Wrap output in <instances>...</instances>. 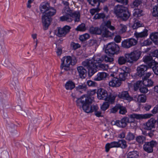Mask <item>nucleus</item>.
<instances>
[{"label":"nucleus","instance_id":"774afa93","mask_svg":"<svg viewBox=\"0 0 158 158\" xmlns=\"http://www.w3.org/2000/svg\"><path fill=\"white\" fill-rule=\"evenodd\" d=\"M141 2V1L140 0H135L133 2V5L134 7H137Z\"/></svg>","mask_w":158,"mask_h":158},{"label":"nucleus","instance_id":"4be33fe9","mask_svg":"<svg viewBox=\"0 0 158 158\" xmlns=\"http://www.w3.org/2000/svg\"><path fill=\"white\" fill-rule=\"evenodd\" d=\"M108 76V74L104 72H99L94 78L96 81H100L105 80Z\"/></svg>","mask_w":158,"mask_h":158},{"label":"nucleus","instance_id":"423d86ee","mask_svg":"<svg viewBox=\"0 0 158 158\" xmlns=\"http://www.w3.org/2000/svg\"><path fill=\"white\" fill-rule=\"evenodd\" d=\"M141 52L139 50H135L130 53H126L125 57L127 60V62L133 63L137 61L139 58Z\"/></svg>","mask_w":158,"mask_h":158},{"label":"nucleus","instance_id":"c756f323","mask_svg":"<svg viewBox=\"0 0 158 158\" xmlns=\"http://www.w3.org/2000/svg\"><path fill=\"white\" fill-rule=\"evenodd\" d=\"M65 87L67 90H71L75 87V84L72 81H69L66 83Z\"/></svg>","mask_w":158,"mask_h":158},{"label":"nucleus","instance_id":"ea45409f","mask_svg":"<svg viewBox=\"0 0 158 158\" xmlns=\"http://www.w3.org/2000/svg\"><path fill=\"white\" fill-rule=\"evenodd\" d=\"M146 137L143 135H139L136 138V140L139 143L143 144L145 141Z\"/></svg>","mask_w":158,"mask_h":158},{"label":"nucleus","instance_id":"09e8293b","mask_svg":"<svg viewBox=\"0 0 158 158\" xmlns=\"http://www.w3.org/2000/svg\"><path fill=\"white\" fill-rule=\"evenodd\" d=\"M4 36L1 34L0 35V50H2L4 47Z\"/></svg>","mask_w":158,"mask_h":158},{"label":"nucleus","instance_id":"de8ad7c7","mask_svg":"<svg viewBox=\"0 0 158 158\" xmlns=\"http://www.w3.org/2000/svg\"><path fill=\"white\" fill-rule=\"evenodd\" d=\"M152 15L154 17H158V5L155 6L153 8Z\"/></svg>","mask_w":158,"mask_h":158},{"label":"nucleus","instance_id":"aec40b11","mask_svg":"<svg viewBox=\"0 0 158 158\" xmlns=\"http://www.w3.org/2000/svg\"><path fill=\"white\" fill-rule=\"evenodd\" d=\"M152 56H144L143 58V61L146 63L148 64V67L149 68L152 67V66L155 65L156 62L152 60Z\"/></svg>","mask_w":158,"mask_h":158},{"label":"nucleus","instance_id":"393cba45","mask_svg":"<svg viewBox=\"0 0 158 158\" xmlns=\"http://www.w3.org/2000/svg\"><path fill=\"white\" fill-rule=\"evenodd\" d=\"M148 35V30L145 29L144 30L140 32L136 31L134 33V35L137 38H144L147 37Z\"/></svg>","mask_w":158,"mask_h":158},{"label":"nucleus","instance_id":"5701e85b","mask_svg":"<svg viewBox=\"0 0 158 158\" xmlns=\"http://www.w3.org/2000/svg\"><path fill=\"white\" fill-rule=\"evenodd\" d=\"M77 69L80 78H85L86 76V70L82 66L77 67Z\"/></svg>","mask_w":158,"mask_h":158},{"label":"nucleus","instance_id":"72a5a7b5","mask_svg":"<svg viewBox=\"0 0 158 158\" xmlns=\"http://www.w3.org/2000/svg\"><path fill=\"white\" fill-rule=\"evenodd\" d=\"M133 22L134 23L132 27L134 29H136L142 26V24L140 22L135 18L133 19Z\"/></svg>","mask_w":158,"mask_h":158},{"label":"nucleus","instance_id":"dca6fc26","mask_svg":"<svg viewBox=\"0 0 158 158\" xmlns=\"http://www.w3.org/2000/svg\"><path fill=\"white\" fill-rule=\"evenodd\" d=\"M118 96L119 98L127 100L129 102L132 101L133 100L127 91H123L119 93Z\"/></svg>","mask_w":158,"mask_h":158},{"label":"nucleus","instance_id":"ddd939ff","mask_svg":"<svg viewBox=\"0 0 158 158\" xmlns=\"http://www.w3.org/2000/svg\"><path fill=\"white\" fill-rule=\"evenodd\" d=\"M156 120L153 118H151L143 124V127L145 130H150L155 127Z\"/></svg>","mask_w":158,"mask_h":158},{"label":"nucleus","instance_id":"a19ab883","mask_svg":"<svg viewBox=\"0 0 158 158\" xmlns=\"http://www.w3.org/2000/svg\"><path fill=\"white\" fill-rule=\"evenodd\" d=\"M102 33V36L103 37H111L112 35H113V33L110 31L108 30L105 28L104 31Z\"/></svg>","mask_w":158,"mask_h":158},{"label":"nucleus","instance_id":"79ce46f5","mask_svg":"<svg viewBox=\"0 0 158 158\" xmlns=\"http://www.w3.org/2000/svg\"><path fill=\"white\" fill-rule=\"evenodd\" d=\"M118 110H119V113L120 114H125L127 112L126 108L124 106L118 104Z\"/></svg>","mask_w":158,"mask_h":158},{"label":"nucleus","instance_id":"338daca9","mask_svg":"<svg viewBox=\"0 0 158 158\" xmlns=\"http://www.w3.org/2000/svg\"><path fill=\"white\" fill-rule=\"evenodd\" d=\"M121 37L120 35H118L115 36L114 40L115 42L119 43L120 42L121 40Z\"/></svg>","mask_w":158,"mask_h":158},{"label":"nucleus","instance_id":"a211bd4d","mask_svg":"<svg viewBox=\"0 0 158 158\" xmlns=\"http://www.w3.org/2000/svg\"><path fill=\"white\" fill-rule=\"evenodd\" d=\"M42 22L44 27V29L46 30L50 24V23L52 21V19L51 17L42 15Z\"/></svg>","mask_w":158,"mask_h":158},{"label":"nucleus","instance_id":"c9c22d12","mask_svg":"<svg viewBox=\"0 0 158 158\" xmlns=\"http://www.w3.org/2000/svg\"><path fill=\"white\" fill-rule=\"evenodd\" d=\"M147 100L146 95L144 94L139 95L137 97V101L139 102L144 103Z\"/></svg>","mask_w":158,"mask_h":158},{"label":"nucleus","instance_id":"1a4fd4ad","mask_svg":"<svg viewBox=\"0 0 158 158\" xmlns=\"http://www.w3.org/2000/svg\"><path fill=\"white\" fill-rule=\"evenodd\" d=\"M137 42V40L134 38L127 39L122 42L121 46L125 48H129L136 45Z\"/></svg>","mask_w":158,"mask_h":158},{"label":"nucleus","instance_id":"cd10ccee","mask_svg":"<svg viewBox=\"0 0 158 158\" xmlns=\"http://www.w3.org/2000/svg\"><path fill=\"white\" fill-rule=\"evenodd\" d=\"M92 59V60L95 64L96 63H101L104 60L103 57L98 55H94Z\"/></svg>","mask_w":158,"mask_h":158},{"label":"nucleus","instance_id":"f3484780","mask_svg":"<svg viewBox=\"0 0 158 158\" xmlns=\"http://www.w3.org/2000/svg\"><path fill=\"white\" fill-rule=\"evenodd\" d=\"M151 75V73L148 72L146 74L145 76L143 77V84L145 86L151 87L153 85V82L151 80L148 79Z\"/></svg>","mask_w":158,"mask_h":158},{"label":"nucleus","instance_id":"58836bf2","mask_svg":"<svg viewBox=\"0 0 158 158\" xmlns=\"http://www.w3.org/2000/svg\"><path fill=\"white\" fill-rule=\"evenodd\" d=\"M127 27L125 25L120 24L118 27V32L119 34H123L127 30Z\"/></svg>","mask_w":158,"mask_h":158},{"label":"nucleus","instance_id":"6e6d98bb","mask_svg":"<svg viewBox=\"0 0 158 158\" xmlns=\"http://www.w3.org/2000/svg\"><path fill=\"white\" fill-rule=\"evenodd\" d=\"M2 64L6 67L8 66L10 64V62L8 59H4L1 61Z\"/></svg>","mask_w":158,"mask_h":158},{"label":"nucleus","instance_id":"b1692460","mask_svg":"<svg viewBox=\"0 0 158 158\" xmlns=\"http://www.w3.org/2000/svg\"><path fill=\"white\" fill-rule=\"evenodd\" d=\"M116 96L114 93H107V96L106 97L105 100L112 104L114 102Z\"/></svg>","mask_w":158,"mask_h":158},{"label":"nucleus","instance_id":"bf43d9fd","mask_svg":"<svg viewBox=\"0 0 158 158\" xmlns=\"http://www.w3.org/2000/svg\"><path fill=\"white\" fill-rule=\"evenodd\" d=\"M118 104H116L114 107L110 109V113H115L118 110Z\"/></svg>","mask_w":158,"mask_h":158},{"label":"nucleus","instance_id":"f8f14e48","mask_svg":"<svg viewBox=\"0 0 158 158\" xmlns=\"http://www.w3.org/2000/svg\"><path fill=\"white\" fill-rule=\"evenodd\" d=\"M70 29L71 27L67 25L64 26L62 28L58 27L56 35L59 37L64 36L69 32Z\"/></svg>","mask_w":158,"mask_h":158},{"label":"nucleus","instance_id":"f03ea898","mask_svg":"<svg viewBox=\"0 0 158 158\" xmlns=\"http://www.w3.org/2000/svg\"><path fill=\"white\" fill-rule=\"evenodd\" d=\"M114 13L118 17L123 21H127L131 15V13L127 8L120 5H117L114 8Z\"/></svg>","mask_w":158,"mask_h":158},{"label":"nucleus","instance_id":"680f3d73","mask_svg":"<svg viewBox=\"0 0 158 158\" xmlns=\"http://www.w3.org/2000/svg\"><path fill=\"white\" fill-rule=\"evenodd\" d=\"M110 148H118L119 147V140L118 142L113 141L110 143Z\"/></svg>","mask_w":158,"mask_h":158},{"label":"nucleus","instance_id":"0e129e2a","mask_svg":"<svg viewBox=\"0 0 158 158\" xmlns=\"http://www.w3.org/2000/svg\"><path fill=\"white\" fill-rule=\"evenodd\" d=\"M97 45V41L96 40H90L89 41V45L90 46H96Z\"/></svg>","mask_w":158,"mask_h":158},{"label":"nucleus","instance_id":"4c0bfd02","mask_svg":"<svg viewBox=\"0 0 158 158\" xmlns=\"http://www.w3.org/2000/svg\"><path fill=\"white\" fill-rule=\"evenodd\" d=\"M110 104L109 102L105 101L101 106V109L103 111L106 110L109 108Z\"/></svg>","mask_w":158,"mask_h":158},{"label":"nucleus","instance_id":"4d7b16f0","mask_svg":"<svg viewBox=\"0 0 158 158\" xmlns=\"http://www.w3.org/2000/svg\"><path fill=\"white\" fill-rule=\"evenodd\" d=\"M11 83L14 87L16 86L18 84L17 78L16 77H13L11 79Z\"/></svg>","mask_w":158,"mask_h":158},{"label":"nucleus","instance_id":"0eeeda50","mask_svg":"<svg viewBox=\"0 0 158 158\" xmlns=\"http://www.w3.org/2000/svg\"><path fill=\"white\" fill-rule=\"evenodd\" d=\"M120 48L118 44L114 42L109 43L106 47L105 52L108 54L114 55L117 53L119 51Z\"/></svg>","mask_w":158,"mask_h":158},{"label":"nucleus","instance_id":"473e14b6","mask_svg":"<svg viewBox=\"0 0 158 158\" xmlns=\"http://www.w3.org/2000/svg\"><path fill=\"white\" fill-rule=\"evenodd\" d=\"M96 93V89H93L92 90H90L87 92V95H82V96L80 97V98H77L76 101H77L78 99L81 98L82 97H88L92 99V102L93 99L91 97V96L93 95Z\"/></svg>","mask_w":158,"mask_h":158},{"label":"nucleus","instance_id":"7ed1b4c3","mask_svg":"<svg viewBox=\"0 0 158 158\" xmlns=\"http://www.w3.org/2000/svg\"><path fill=\"white\" fill-rule=\"evenodd\" d=\"M41 12L44 14L43 15L51 18L56 13V10L50 6L48 2H44L41 4L40 6Z\"/></svg>","mask_w":158,"mask_h":158},{"label":"nucleus","instance_id":"2eb2a0df","mask_svg":"<svg viewBox=\"0 0 158 158\" xmlns=\"http://www.w3.org/2000/svg\"><path fill=\"white\" fill-rule=\"evenodd\" d=\"M152 115V114H133L129 115V116L131 118L141 119L149 118Z\"/></svg>","mask_w":158,"mask_h":158},{"label":"nucleus","instance_id":"e433bc0d","mask_svg":"<svg viewBox=\"0 0 158 158\" xmlns=\"http://www.w3.org/2000/svg\"><path fill=\"white\" fill-rule=\"evenodd\" d=\"M87 1L92 6H96L97 8L99 7L100 3L99 0H87Z\"/></svg>","mask_w":158,"mask_h":158},{"label":"nucleus","instance_id":"20e7f679","mask_svg":"<svg viewBox=\"0 0 158 158\" xmlns=\"http://www.w3.org/2000/svg\"><path fill=\"white\" fill-rule=\"evenodd\" d=\"M82 64L87 69L88 75L89 76H92L97 71V65L95 64L92 60H86L83 61Z\"/></svg>","mask_w":158,"mask_h":158},{"label":"nucleus","instance_id":"c03bdc74","mask_svg":"<svg viewBox=\"0 0 158 158\" xmlns=\"http://www.w3.org/2000/svg\"><path fill=\"white\" fill-rule=\"evenodd\" d=\"M87 88V85L85 83L81 84L77 86L76 87V89L77 90H79L80 89H81L85 91L86 89Z\"/></svg>","mask_w":158,"mask_h":158},{"label":"nucleus","instance_id":"9b49d317","mask_svg":"<svg viewBox=\"0 0 158 158\" xmlns=\"http://www.w3.org/2000/svg\"><path fill=\"white\" fill-rule=\"evenodd\" d=\"M129 120V118L127 117H124L120 120H117L114 125L120 128H124L127 125L128 123H131Z\"/></svg>","mask_w":158,"mask_h":158},{"label":"nucleus","instance_id":"9d476101","mask_svg":"<svg viewBox=\"0 0 158 158\" xmlns=\"http://www.w3.org/2000/svg\"><path fill=\"white\" fill-rule=\"evenodd\" d=\"M156 141L152 140L149 142H145L143 146V148L145 151L148 153H152L153 152V148L157 145Z\"/></svg>","mask_w":158,"mask_h":158},{"label":"nucleus","instance_id":"6e6552de","mask_svg":"<svg viewBox=\"0 0 158 158\" xmlns=\"http://www.w3.org/2000/svg\"><path fill=\"white\" fill-rule=\"evenodd\" d=\"M62 62L60 66V69H63V65H75L77 62V60L76 57L75 56H73L72 57L68 56L64 57L61 59Z\"/></svg>","mask_w":158,"mask_h":158},{"label":"nucleus","instance_id":"864d4df0","mask_svg":"<svg viewBox=\"0 0 158 158\" xmlns=\"http://www.w3.org/2000/svg\"><path fill=\"white\" fill-rule=\"evenodd\" d=\"M86 83L89 87H95L97 85V84L95 82L91 80L87 81Z\"/></svg>","mask_w":158,"mask_h":158},{"label":"nucleus","instance_id":"e2e57ef3","mask_svg":"<svg viewBox=\"0 0 158 158\" xmlns=\"http://www.w3.org/2000/svg\"><path fill=\"white\" fill-rule=\"evenodd\" d=\"M103 57L104 60V59L105 61L106 62H111L114 60L113 58L107 56H105Z\"/></svg>","mask_w":158,"mask_h":158},{"label":"nucleus","instance_id":"8fccbe9b","mask_svg":"<svg viewBox=\"0 0 158 158\" xmlns=\"http://www.w3.org/2000/svg\"><path fill=\"white\" fill-rule=\"evenodd\" d=\"M89 37L90 36L89 34L85 33L83 35H80L79 38L80 40L83 42L88 39Z\"/></svg>","mask_w":158,"mask_h":158},{"label":"nucleus","instance_id":"13d9d810","mask_svg":"<svg viewBox=\"0 0 158 158\" xmlns=\"http://www.w3.org/2000/svg\"><path fill=\"white\" fill-rule=\"evenodd\" d=\"M98 68L100 69L103 70H106L108 68V66L106 64L100 63L98 64Z\"/></svg>","mask_w":158,"mask_h":158},{"label":"nucleus","instance_id":"2f4dec72","mask_svg":"<svg viewBox=\"0 0 158 158\" xmlns=\"http://www.w3.org/2000/svg\"><path fill=\"white\" fill-rule=\"evenodd\" d=\"M139 154L137 151L130 152L127 154V158H139Z\"/></svg>","mask_w":158,"mask_h":158},{"label":"nucleus","instance_id":"5fc2aeb1","mask_svg":"<svg viewBox=\"0 0 158 158\" xmlns=\"http://www.w3.org/2000/svg\"><path fill=\"white\" fill-rule=\"evenodd\" d=\"M158 63L156 62L155 65L152 66L150 68H152L153 71L155 74L157 75H158V65H157Z\"/></svg>","mask_w":158,"mask_h":158},{"label":"nucleus","instance_id":"603ef678","mask_svg":"<svg viewBox=\"0 0 158 158\" xmlns=\"http://www.w3.org/2000/svg\"><path fill=\"white\" fill-rule=\"evenodd\" d=\"M119 147H121L122 148H125L127 147L126 141L124 139H121L119 140Z\"/></svg>","mask_w":158,"mask_h":158},{"label":"nucleus","instance_id":"69168bd1","mask_svg":"<svg viewBox=\"0 0 158 158\" xmlns=\"http://www.w3.org/2000/svg\"><path fill=\"white\" fill-rule=\"evenodd\" d=\"M150 55L152 57L158 58V49H156L151 52Z\"/></svg>","mask_w":158,"mask_h":158},{"label":"nucleus","instance_id":"4468645a","mask_svg":"<svg viewBox=\"0 0 158 158\" xmlns=\"http://www.w3.org/2000/svg\"><path fill=\"white\" fill-rule=\"evenodd\" d=\"M148 68V67L145 65H141L138 67L137 69V75L139 77H143H143H144L146 74L147 73H146V72Z\"/></svg>","mask_w":158,"mask_h":158},{"label":"nucleus","instance_id":"c85d7f7f","mask_svg":"<svg viewBox=\"0 0 158 158\" xmlns=\"http://www.w3.org/2000/svg\"><path fill=\"white\" fill-rule=\"evenodd\" d=\"M151 39L156 44H158V32H153L150 35Z\"/></svg>","mask_w":158,"mask_h":158},{"label":"nucleus","instance_id":"f257e3e1","mask_svg":"<svg viewBox=\"0 0 158 158\" xmlns=\"http://www.w3.org/2000/svg\"><path fill=\"white\" fill-rule=\"evenodd\" d=\"M77 106L79 108H82L85 112L90 113L94 112L95 115L97 117L102 116L101 111H98V107L97 105H92V99L89 97H82L76 101Z\"/></svg>","mask_w":158,"mask_h":158},{"label":"nucleus","instance_id":"f704fd0d","mask_svg":"<svg viewBox=\"0 0 158 158\" xmlns=\"http://www.w3.org/2000/svg\"><path fill=\"white\" fill-rule=\"evenodd\" d=\"M128 73L123 71L119 74V79L121 81H125L128 76Z\"/></svg>","mask_w":158,"mask_h":158},{"label":"nucleus","instance_id":"7c9ffc66","mask_svg":"<svg viewBox=\"0 0 158 158\" xmlns=\"http://www.w3.org/2000/svg\"><path fill=\"white\" fill-rule=\"evenodd\" d=\"M133 13V15L136 17H140L144 15V13L142 10L139 9H135Z\"/></svg>","mask_w":158,"mask_h":158},{"label":"nucleus","instance_id":"a878e982","mask_svg":"<svg viewBox=\"0 0 158 158\" xmlns=\"http://www.w3.org/2000/svg\"><path fill=\"white\" fill-rule=\"evenodd\" d=\"M6 97V95L4 93L0 92V104L3 107H7L8 105L4 99Z\"/></svg>","mask_w":158,"mask_h":158},{"label":"nucleus","instance_id":"052dcab7","mask_svg":"<svg viewBox=\"0 0 158 158\" xmlns=\"http://www.w3.org/2000/svg\"><path fill=\"white\" fill-rule=\"evenodd\" d=\"M70 45L71 47H72L74 50L80 48L81 47V46L79 44L77 43H76L73 42H72L71 43Z\"/></svg>","mask_w":158,"mask_h":158},{"label":"nucleus","instance_id":"49530a36","mask_svg":"<svg viewBox=\"0 0 158 158\" xmlns=\"http://www.w3.org/2000/svg\"><path fill=\"white\" fill-rule=\"evenodd\" d=\"M85 30V25L84 23H83L79 25L76 28V30L79 31H84Z\"/></svg>","mask_w":158,"mask_h":158},{"label":"nucleus","instance_id":"37998d69","mask_svg":"<svg viewBox=\"0 0 158 158\" xmlns=\"http://www.w3.org/2000/svg\"><path fill=\"white\" fill-rule=\"evenodd\" d=\"M105 17V15L103 13H97L95 14L93 19L95 20L103 19Z\"/></svg>","mask_w":158,"mask_h":158},{"label":"nucleus","instance_id":"3c124183","mask_svg":"<svg viewBox=\"0 0 158 158\" xmlns=\"http://www.w3.org/2000/svg\"><path fill=\"white\" fill-rule=\"evenodd\" d=\"M135 138V136L131 132H129L127 135L126 139L128 141H130L134 139Z\"/></svg>","mask_w":158,"mask_h":158},{"label":"nucleus","instance_id":"a18cd8bd","mask_svg":"<svg viewBox=\"0 0 158 158\" xmlns=\"http://www.w3.org/2000/svg\"><path fill=\"white\" fill-rule=\"evenodd\" d=\"M118 63L120 65L125 64L126 62H127V60L126 58L123 56H120L118 59Z\"/></svg>","mask_w":158,"mask_h":158},{"label":"nucleus","instance_id":"39448f33","mask_svg":"<svg viewBox=\"0 0 158 158\" xmlns=\"http://www.w3.org/2000/svg\"><path fill=\"white\" fill-rule=\"evenodd\" d=\"M80 15L78 11H74L73 12L68 14L66 15H63L60 17V21H66L70 22L72 21V18H74V20L75 22H78L80 20Z\"/></svg>","mask_w":158,"mask_h":158},{"label":"nucleus","instance_id":"412c9836","mask_svg":"<svg viewBox=\"0 0 158 158\" xmlns=\"http://www.w3.org/2000/svg\"><path fill=\"white\" fill-rule=\"evenodd\" d=\"M121 80L117 77H114L109 82V85L113 87H119L121 84Z\"/></svg>","mask_w":158,"mask_h":158},{"label":"nucleus","instance_id":"bb28decb","mask_svg":"<svg viewBox=\"0 0 158 158\" xmlns=\"http://www.w3.org/2000/svg\"><path fill=\"white\" fill-rule=\"evenodd\" d=\"M89 32L93 34L100 35L102 33L101 29L98 27H91L89 29Z\"/></svg>","mask_w":158,"mask_h":158},{"label":"nucleus","instance_id":"6ab92c4d","mask_svg":"<svg viewBox=\"0 0 158 158\" xmlns=\"http://www.w3.org/2000/svg\"><path fill=\"white\" fill-rule=\"evenodd\" d=\"M97 97L100 100H105L106 97L107 96V91L102 88H99L97 92Z\"/></svg>","mask_w":158,"mask_h":158}]
</instances>
